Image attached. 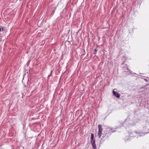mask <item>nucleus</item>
I'll return each instance as SVG.
<instances>
[{
    "label": "nucleus",
    "instance_id": "1",
    "mask_svg": "<svg viewBox=\"0 0 149 149\" xmlns=\"http://www.w3.org/2000/svg\"><path fill=\"white\" fill-rule=\"evenodd\" d=\"M98 136L99 138H100L102 134V125H98Z\"/></svg>",
    "mask_w": 149,
    "mask_h": 149
},
{
    "label": "nucleus",
    "instance_id": "2",
    "mask_svg": "<svg viewBox=\"0 0 149 149\" xmlns=\"http://www.w3.org/2000/svg\"><path fill=\"white\" fill-rule=\"evenodd\" d=\"M135 132L137 134H141V136H143L147 133V132H143L141 133V132L139 131H135Z\"/></svg>",
    "mask_w": 149,
    "mask_h": 149
},
{
    "label": "nucleus",
    "instance_id": "3",
    "mask_svg": "<svg viewBox=\"0 0 149 149\" xmlns=\"http://www.w3.org/2000/svg\"><path fill=\"white\" fill-rule=\"evenodd\" d=\"M113 95L116 97L119 98L120 97V95L117 92L115 91L114 90L113 91Z\"/></svg>",
    "mask_w": 149,
    "mask_h": 149
},
{
    "label": "nucleus",
    "instance_id": "4",
    "mask_svg": "<svg viewBox=\"0 0 149 149\" xmlns=\"http://www.w3.org/2000/svg\"><path fill=\"white\" fill-rule=\"evenodd\" d=\"M95 140H94L91 141V143L92 146L93 148L94 149H95L96 148V145L95 144Z\"/></svg>",
    "mask_w": 149,
    "mask_h": 149
},
{
    "label": "nucleus",
    "instance_id": "5",
    "mask_svg": "<svg viewBox=\"0 0 149 149\" xmlns=\"http://www.w3.org/2000/svg\"><path fill=\"white\" fill-rule=\"evenodd\" d=\"M107 129L108 130L109 132L111 133H113L116 132V130H113L112 128L108 127Z\"/></svg>",
    "mask_w": 149,
    "mask_h": 149
},
{
    "label": "nucleus",
    "instance_id": "6",
    "mask_svg": "<svg viewBox=\"0 0 149 149\" xmlns=\"http://www.w3.org/2000/svg\"><path fill=\"white\" fill-rule=\"evenodd\" d=\"M91 141L95 140L94 138V135L93 134H91Z\"/></svg>",
    "mask_w": 149,
    "mask_h": 149
},
{
    "label": "nucleus",
    "instance_id": "7",
    "mask_svg": "<svg viewBox=\"0 0 149 149\" xmlns=\"http://www.w3.org/2000/svg\"><path fill=\"white\" fill-rule=\"evenodd\" d=\"M97 47H96L95 49V50H94V52H93V54H95L96 53V52H97Z\"/></svg>",
    "mask_w": 149,
    "mask_h": 149
},
{
    "label": "nucleus",
    "instance_id": "8",
    "mask_svg": "<svg viewBox=\"0 0 149 149\" xmlns=\"http://www.w3.org/2000/svg\"><path fill=\"white\" fill-rule=\"evenodd\" d=\"M51 74L50 75H49L48 76V77L49 78V77L50 76H51Z\"/></svg>",
    "mask_w": 149,
    "mask_h": 149
},
{
    "label": "nucleus",
    "instance_id": "9",
    "mask_svg": "<svg viewBox=\"0 0 149 149\" xmlns=\"http://www.w3.org/2000/svg\"><path fill=\"white\" fill-rule=\"evenodd\" d=\"M144 80L145 81H147V79H144Z\"/></svg>",
    "mask_w": 149,
    "mask_h": 149
},
{
    "label": "nucleus",
    "instance_id": "10",
    "mask_svg": "<svg viewBox=\"0 0 149 149\" xmlns=\"http://www.w3.org/2000/svg\"><path fill=\"white\" fill-rule=\"evenodd\" d=\"M2 30L3 31V28H2Z\"/></svg>",
    "mask_w": 149,
    "mask_h": 149
}]
</instances>
